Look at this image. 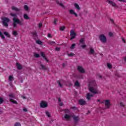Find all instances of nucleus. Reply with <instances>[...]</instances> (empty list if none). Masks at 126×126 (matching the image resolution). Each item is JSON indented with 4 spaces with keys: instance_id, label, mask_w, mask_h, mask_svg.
<instances>
[{
    "instance_id": "obj_1",
    "label": "nucleus",
    "mask_w": 126,
    "mask_h": 126,
    "mask_svg": "<svg viewBox=\"0 0 126 126\" xmlns=\"http://www.w3.org/2000/svg\"><path fill=\"white\" fill-rule=\"evenodd\" d=\"M13 27H16V23L22 26V25H24V23H22V22L20 21L19 19L14 18L13 19Z\"/></svg>"
},
{
    "instance_id": "obj_2",
    "label": "nucleus",
    "mask_w": 126,
    "mask_h": 126,
    "mask_svg": "<svg viewBox=\"0 0 126 126\" xmlns=\"http://www.w3.org/2000/svg\"><path fill=\"white\" fill-rule=\"evenodd\" d=\"M3 21V25L5 26V27H7L8 26L9 22H10V20L7 17H4L2 19Z\"/></svg>"
},
{
    "instance_id": "obj_3",
    "label": "nucleus",
    "mask_w": 126,
    "mask_h": 126,
    "mask_svg": "<svg viewBox=\"0 0 126 126\" xmlns=\"http://www.w3.org/2000/svg\"><path fill=\"white\" fill-rule=\"evenodd\" d=\"M72 118H73V120H74V126H76V125H77V123H78V121H80V118H79V116L73 115L72 116Z\"/></svg>"
},
{
    "instance_id": "obj_4",
    "label": "nucleus",
    "mask_w": 126,
    "mask_h": 126,
    "mask_svg": "<svg viewBox=\"0 0 126 126\" xmlns=\"http://www.w3.org/2000/svg\"><path fill=\"white\" fill-rule=\"evenodd\" d=\"M99 38L102 43H105L107 42V37L104 34L100 35Z\"/></svg>"
},
{
    "instance_id": "obj_5",
    "label": "nucleus",
    "mask_w": 126,
    "mask_h": 126,
    "mask_svg": "<svg viewBox=\"0 0 126 126\" xmlns=\"http://www.w3.org/2000/svg\"><path fill=\"white\" fill-rule=\"evenodd\" d=\"M105 105V109H110L111 107V101L110 100L107 99L104 100Z\"/></svg>"
},
{
    "instance_id": "obj_6",
    "label": "nucleus",
    "mask_w": 126,
    "mask_h": 126,
    "mask_svg": "<svg viewBox=\"0 0 126 126\" xmlns=\"http://www.w3.org/2000/svg\"><path fill=\"white\" fill-rule=\"evenodd\" d=\"M40 108H47L48 107V103L44 101H42L40 104Z\"/></svg>"
},
{
    "instance_id": "obj_7",
    "label": "nucleus",
    "mask_w": 126,
    "mask_h": 126,
    "mask_svg": "<svg viewBox=\"0 0 126 126\" xmlns=\"http://www.w3.org/2000/svg\"><path fill=\"white\" fill-rule=\"evenodd\" d=\"M89 91L90 92H92V93H93L94 94H98V92L96 89H95L94 88L90 87L89 88Z\"/></svg>"
},
{
    "instance_id": "obj_8",
    "label": "nucleus",
    "mask_w": 126,
    "mask_h": 126,
    "mask_svg": "<svg viewBox=\"0 0 126 126\" xmlns=\"http://www.w3.org/2000/svg\"><path fill=\"white\" fill-rule=\"evenodd\" d=\"M79 104L81 106H84L86 105L87 103H86V101L84 100V99H80L78 100Z\"/></svg>"
},
{
    "instance_id": "obj_9",
    "label": "nucleus",
    "mask_w": 126,
    "mask_h": 126,
    "mask_svg": "<svg viewBox=\"0 0 126 126\" xmlns=\"http://www.w3.org/2000/svg\"><path fill=\"white\" fill-rule=\"evenodd\" d=\"M70 36L71 38H70V40H73V39H74V38H75V36H76V34L73 30L70 31Z\"/></svg>"
},
{
    "instance_id": "obj_10",
    "label": "nucleus",
    "mask_w": 126,
    "mask_h": 126,
    "mask_svg": "<svg viewBox=\"0 0 126 126\" xmlns=\"http://www.w3.org/2000/svg\"><path fill=\"white\" fill-rule=\"evenodd\" d=\"M77 69L80 73H84L85 72V70L82 67V66H77Z\"/></svg>"
},
{
    "instance_id": "obj_11",
    "label": "nucleus",
    "mask_w": 126,
    "mask_h": 126,
    "mask_svg": "<svg viewBox=\"0 0 126 126\" xmlns=\"http://www.w3.org/2000/svg\"><path fill=\"white\" fill-rule=\"evenodd\" d=\"M31 34L32 35L33 38L34 40H37V39H38V35L37 34V32H36V31L32 32Z\"/></svg>"
},
{
    "instance_id": "obj_12",
    "label": "nucleus",
    "mask_w": 126,
    "mask_h": 126,
    "mask_svg": "<svg viewBox=\"0 0 126 126\" xmlns=\"http://www.w3.org/2000/svg\"><path fill=\"white\" fill-rule=\"evenodd\" d=\"M70 118H71V116L66 114H65L64 116V119H63V120H65V121H69V120H70Z\"/></svg>"
},
{
    "instance_id": "obj_13",
    "label": "nucleus",
    "mask_w": 126,
    "mask_h": 126,
    "mask_svg": "<svg viewBox=\"0 0 126 126\" xmlns=\"http://www.w3.org/2000/svg\"><path fill=\"white\" fill-rule=\"evenodd\" d=\"M16 66H17V69H19V70H21L22 68H23V67L22 66V65L21 64L17 63L16 64Z\"/></svg>"
},
{
    "instance_id": "obj_14",
    "label": "nucleus",
    "mask_w": 126,
    "mask_h": 126,
    "mask_svg": "<svg viewBox=\"0 0 126 126\" xmlns=\"http://www.w3.org/2000/svg\"><path fill=\"white\" fill-rule=\"evenodd\" d=\"M107 2H108V3H109V4H110L111 5H112L113 7L117 6V4H116V3H115V2H114L113 1H111V0H108Z\"/></svg>"
},
{
    "instance_id": "obj_15",
    "label": "nucleus",
    "mask_w": 126,
    "mask_h": 126,
    "mask_svg": "<svg viewBox=\"0 0 126 126\" xmlns=\"http://www.w3.org/2000/svg\"><path fill=\"white\" fill-rule=\"evenodd\" d=\"M39 69H42V70H47L48 69V67H47L45 65L40 64V67Z\"/></svg>"
},
{
    "instance_id": "obj_16",
    "label": "nucleus",
    "mask_w": 126,
    "mask_h": 126,
    "mask_svg": "<svg viewBox=\"0 0 126 126\" xmlns=\"http://www.w3.org/2000/svg\"><path fill=\"white\" fill-rule=\"evenodd\" d=\"M69 12L70 14H73L74 15H75V17H77V16H78V15H77V14H76V13H75V12H74V11L72 9L69 10Z\"/></svg>"
},
{
    "instance_id": "obj_17",
    "label": "nucleus",
    "mask_w": 126,
    "mask_h": 126,
    "mask_svg": "<svg viewBox=\"0 0 126 126\" xmlns=\"http://www.w3.org/2000/svg\"><path fill=\"white\" fill-rule=\"evenodd\" d=\"M41 56L43 57V59H44L45 61L47 62V63H49V60H48V58L46 57V55H45V53H44V52H41Z\"/></svg>"
},
{
    "instance_id": "obj_18",
    "label": "nucleus",
    "mask_w": 126,
    "mask_h": 126,
    "mask_svg": "<svg viewBox=\"0 0 126 126\" xmlns=\"http://www.w3.org/2000/svg\"><path fill=\"white\" fill-rule=\"evenodd\" d=\"M74 6L76 9H77V10H78V11L80 10V7H79V5H78V4L76 3H74Z\"/></svg>"
},
{
    "instance_id": "obj_19",
    "label": "nucleus",
    "mask_w": 126,
    "mask_h": 126,
    "mask_svg": "<svg viewBox=\"0 0 126 126\" xmlns=\"http://www.w3.org/2000/svg\"><path fill=\"white\" fill-rule=\"evenodd\" d=\"M95 53V51H94V49H93L92 47L90 48V55H93Z\"/></svg>"
},
{
    "instance_id": "obj_20",
    "label": "nucleus",
    "mask_w": 126,
    "mask_h": 126,
    "mask_svg": "<svg viewBox=\"0 0 126 126\" xmlns=\"http://www.w3.org/2000/svg\"><path fill=\"white\" fill-rule=\"evenodd\" d=\"M91 97H93V94H90V93H88L87 94V99H88V100H90Z\"/></svg>"
},
{
    "instance_id": "obj_21",
    "label": "nucleus",
    "mask_w": 126,
    "mask_h": 126,
    "mask_svg": "<svg viewBox=\"0 0 126 126\" xmlns=\"http://www.w3.org/2000/svg\"><path fill=\"white\" fill-rule=\"evenodd\" d=\"M9 101L11 102V103H13V104H15L16 105H17L18 104V103H17V101L12 98H10Z\"/></svg>"
},
{
    "instance_id": "obj_22",
    "label": "nucleus",
    "mask_w": 126,
    "mask_h": 126,
    "mask_svg": "<svg viewBox=\"0 0 126 126\" xmlns=\"http://www.w3.org/2000/svg\"><path fill=\"white\" fill-rule=\"evenodd\" d=\"M90 85H92V86H96V82L93 80L90 82Z\"/></svg>"
},
{
    "instance_id": "obj_23",
    "label": "nucleus",
    "mask_w": 126,
    "mask_h": 126,
    "mask_svg": "<svg viewBox=\"0 0 126 126\" xmlns=\"http://www.w3.org/2000/svg\"><path fill=\"white\" fill-rule=\"evenodd\" d=\"M8 96L10 98H13V99L16 98V97H15V95H14V94H9Z\"/></svg>"
},
{
    "instance_id": "obj_24",
    "label": "nucleus",
    "mask_w": 126,
    "mask_h": 126,
    "mask_svg": "<svg viewBox=\"0 0 126 126\" xmlns=\"http://www.w3.org/2000/svg\"><path fill=\"white\" fill-rule=\"evenodd\" d=\"M24 19H26V20H28L30 19V18L29 17V16H28V15H27V14H24Z\"/></svg>"
},
{
    "instance_id": "obj_25",
    "label": "nucleus",
    "mask_w": 126,
    "mask_h": 126,
    "mask_svg": "<svg viewBox=\"0 0 126 126\" xmlns=\"http://www.w3.org/2000/svg\"><path fill=\"white\" fill-rule=\"evenodd\" d=\"M4 35H6V37H8V38H10V34L7 32H3Z\"/></svg>"
},
{
    "instance_id": "obj_26",
    "label": "nucleus",
    "mask_w": 126,
    "mask_h": 126,
    "mask_svg": "<svg viewBox=\"0 0 126 126\" xmlns=\"http://www.w3.org/2000/svg\"><path fill=\"white\" fill-rule=\"evenodd\" d=\"M12 35H13V36H14V37H16V36L18 35V33H17V32H16L15 31H13L12 32Z\"/></svg>"
},
{
    "instance_id": "obj_27",
    "label": "nucleus",
    "mask_w": 126,
    "mask_h": 126,
    "mask_svg": "<svg viewBox=\"0 0 126 126\" xmlns=\"http://www.w3.org/2000/svg\"><path fill=\"white\" fill-rule=\"evenodd\" d=\"M12 9L13 10H15V11H19V10H20V9H18V8H17L15 6H13L12 7Z\"/></svg>"
},
{
    "instance_id": "obj_28",
    "label": "nucleus",
    "mask_w": 126,
    "mask_h": 126,
    "mask_svg": "<svg viewBox=\"0 0 126 126\" xmlns=\"http://www.w3.org/2000/svg\"><path fill=\"white\" fill-rule=\"evenodd\" d=\"M10 15H11V16H12L13 17H14V18H16L17 17V15L15 13H11L10 14Z\"/></svg>"
},
{
    "instance_id": "obj_29",
    "label": "nucleus",
    "mask_w": 126,
    "mask_h": 126,
    "mask_svg": "<svg viewBox=\"0 0 126 126\" xmlns=\"http://www.w3.org/2000/svg\"><path fill=\"white\" fill-rule=\"evenodd\" d=\"M56 2L57 4H59V5H60V6H62V7H64V5H63V4L62 3L60 2L59 0H57Z\"/></svg>"
},
{
    "instance_id": "obj_30",
    "label": "nucleus",
    "mask_w": 126,
    "mask_h": 126,
    "mask_svg": "<svg viewBox=\"0 0 126 126\" xmlns=\"http://www.w3.org/2000/svg\"><path fill=\"white\" fill-rule=\"evenodd\" d=\"M36 44H38V45H43V42L41 41L40 40H37L36 41Z\"/></svg>"
},
{
    "instance_id": "obj_31",
    "label": "nucleus",
    "mask_w": 126,
    "mask_h": 126,
    "mask_svg": "<svg viewBox=\"0 0 126 126\" xmlns=\"http://www.w3.org/2000/svg\"><path fill=\"white\" fill-rule=\"evenodd\" d=\"M0 37L3 40H4L5 39V37H4V35L2 34V33H1V32H0Z\"/></svg>"
},
{
    "instance_id": "obj_32",
    "label": "nucleus",
    "mask_w": 126,
    "mask_h": 126,
    "mask_svg": "<svg viewBox=\"0 0 126 126\" xmlns=\"http://www.w3.org/2000/svg\"><path fill=\"white\" fill-rule=\"evenodd\" d=\"M84 41H85V39L84 38H81L80 40V43L81 44H83V45H84Z\"/></svg>"
},
{
    "instance_id": "obj_33",
    "label": "nucleus",
    "mask_w": 126,
    "mask_h": 126,
    "mask_svg": "<svg viewBox=\"0 0 126 126\" xmlns=\"http://www.w3.org/2000/svg\"><path fill=\"white\" fill-rule=\"evenodd\" d=\"M24 8L26 11H28V10H29V7H28L27 5H25L24 7Z\"/></svg>"
},
{
    "instance_id": "obj_34",
    "label": "nucleus",
    "mask_w": 126,
    "mask_h": 126,
    "mask_svg": "<svg viewBox=\"0 0 126 126\" xmlns=\"http://www.w3.org/2000/svg\"><path fill=\"white\" fill-rule=\"evenodd\" d=\"M14 79L13 76H9L8 78L9 81H12Z\"/></svg>"
},
{
    "instance_id": "obj_35",
    "label": "nucleus",
    "mask_w": 126,
    "mask_h": 126,
    "mask_svg": "<svg viewBox=\"0 0 126 126\" xmlns=\"http://www.w3.org/2000/svg\"><path fill=\"white\" fill-rule=\"evenodd\" d=\"M65 29V27L64 26L60 27V30L61 31H64Z\"/></svg>"
},
{
    "instance_id": "obj_36",
    "label": "nucleus",
    "mask_w": 126,
    "mask_h": 126,
    "mask_svg": "<svg viewBox=\"0 0 126 126\" xmlns=\"http://www.w3.org/2000/svg\"><path fill=\"white\" fill-rule=\"evenodd\" d=\"M75 46H76V44L74 43L72 44L71 47H70V49H71V50H73V49L75 48Z\"/></svg>"
},
{
    "instance_id": "obj_37",
    "label": "nucleus",
    "mask_w": 126,
    "mask_h": 126,
    "mask_svg": "<svg viewBox=\"0 0 126 126\" xmlns=\"http://www.w3.org/2000/svg\"><path fill=\"white\" fill-rule=\"evenodd\" d=\"M48 44H49V45H54V44H55V42L54 41H49Z\"/></svg>"
},
{
    "instance_id": "obj_38",
    "label": "nucleus",
    "mask_w": 126,
    "mask_h": 126,
    "mask_svg": "<svg viewBox=\"0 0 126 126\" xmlns=\"http://www.w3.org/2000/svg\"><path fill=\"white\" fill-rule=\"evenodd\" d=\"M34 58H40V55L35 53H34Z\"/></svg>"
},
{
    "instance_id": "obj_39",
    "label": "nucleus",
    "mask_w": 126,
    "mask_h": 126,
    "mask_svg": "<svg viewBox=\"0 0 126 126\" xmlns=\"http://www.w3.org/2000/svg\"><path fill=\"white\" fill-rule=\"evenodd\" d=\"M75 86H77V87L80 86V85L79 84V83L78 82V81H76L75 82Z\"/></svg>"
},
{
    "instance_id": "obj_40",
    "label": "nucleus",
    "mask_w": 126,
    "mask_h": 126,
    "mask_svg": "<svg viewBox=\"0 0 126 126\" xmlns=\"http://www.w3.org/2000/svg\"><path fill=\"white\" fill-rule=\"evenodd\" d=\"M57 83H58V84H59L60 87H61V88H62V87H63V85L61 83V81H60V80H58V81H57Z\"/></svg>"
},
{
    "instance_id": "obj_41",
    "label": "nucleus",
    "mask_w": 126,
    "mask_h": 126,
    "mask_svg": "<svg viewBox=\"0 0 126 126\" xmlns=\"http://www.w3.org/2000/svg\"><path fill=\"white\" fill-rule=\"evenodd\" d=\"M46 114L47 117H48V118H51V114H50V112L46 111Z\"/></svg>"
},
{
    "instance_id": "obj_42",
    "label": "nucleus",
    "mask_w": 126,
    "mask_h": 126,
    "mask_svg": "<svg viewBox=\"0 0 126 126\" xmlns=\"http://www.w3.org/2000/svg\"><path fill=\"white\" fill-rule=\"evenodd\" d=\"M107 66L109 69H111V68L112 67V64H110V63H107Z\"/></svg>"
},
{
    "instance_id": "obj_43",
    "label": "nucleus",
    "mask_w": 126,
    "mask_h": 126,
    "mask_svg": "<svg viewBox=\"0 0 126 126\" xmlns=\"http://www.w3.org/2000/svg\"><path fill=\"white\" fill-rule=\"evenodd\" d=\"M14 126H21V124L19 122H17L15 124Z\"/></svg>"
},
{
    "instance_id": "obj_44",
    "label": "nucleus",
    "mask_w": 126,
    "mask_h": 126,
    "mask_svg": "<svg viewBox=\"0 0 126 126\" xmlns=\"http://www.w3.org/2000/svg\"><path fill=\"white\" fill-rule=\"evenodd\" d=\"M68 57H73L74 56V54L72 53H70L69 54H67Z\"/></svg>"
},
{
    "instance_id": "obj_45",
    "label": "nucleus",
    "mask_w": 126,
    "mask_h": 126,
    "mask_svg": "<svg viewBox=\"0 0 126 126\" xmlns=\"http://www.w3.org/2000/svg\"><path fill=\"white\" fill-rule=\"evenodd\" d=\"M42 26H43V23H40L39 24H38V27L39 29H41L42 28Z\"/></svg>"
},
{
    "instance_id": "obj_46",
    "label": "nucleus",
    "mask_w": 126,
    "mask_h": 126,
    "mask_svg": "<svg viewBox=\"0 0 126 126\" xmlns=\"http://www.w3.org/2000/svg\"><path fill=\"white\" fill-rule=\"evenodd\" d=\"M3 103V98L0 97V104H2Z\"/></svg>"
},
{
    "instance_id": "obj_47",
    "label": "nucleus",
    "mask_w": 126,
    "mask_h": 126,
    "mask_svg": "<svg viewBox=\"0 0 126 126\" xmlns=\"http://www.w3.org/2000/svg\"><path fill=\"white\" fill-rule=\"evenodd\" d=\"M57 22H58V19H55L54 22L55 25H57Z\"/></svg>"
},
{
    "instance_id": "obj_48",
    "label": "nucleus",
    "mask_w": 126,
    "mask_h": 126,
    "mask_svg": "<svg viewBox=\"0 0 126 126\" xmlns=\"http://www.w3.org/2000/svg\"><path fill=\"white\" fill-rule=\"evenodd\" d=\"M64 113H69V109H64Z\"/></svg>"
},
{
    "instance_id": "obj_49",
    "label": "nucleus",
    "mask_w": 126,
    "mask_h": 126,
    "mask_svg": "<svg viewBox=\"0 0 126 126\" xmlns=\"http://www.w3.org/2000/svg\"><path fill=\"white\" fill-rule=\"evenodd\" d=\"M55 50L56 51H61V48L60 47H56Z\"/></svg>"
},
{
    "instance_id": "obj_50",
    "label": "nucleus",
    "mask_w": 126,
    "mask_h": 126,
    "mask_svg": "<svg viewBox=\"0 0 126 126\" xmlns=\"http://www.w3.org/2000/svg\"><path fill=\"white\" fill-rule=\"evenodd\" d=\"M23 110L24 111V112H28V110L26 108H24Z\"/></svg>"
},
{
    "instance_id": "obj_51",
    "label": "nucleus",
    "mask_w": 126,
    "mask_h": 126,
    "mask_svg": "<svg viewBox=\"0 0 126 126\" xmlns=\"http://www.w3.org/2000/svg\"><path fill=\"white\" fill-rule=\"evenodd\" d=\"M47 36L48 38H52V34L51 33H48Z\"/></svg>"
},
{
    "instance_id": "obj_52",
    "label": "nucleus",
    "mask_w": 126,
    "mask_h": 126,
    "mask_svg": "<svg viewBox=\"0 0 126 126\" xmlns=\"http://www.w3.org/2000/svg\"><path fill=\"white\" fill-rule=\"evenodd\" d=\"M81 47V48H83V49H85V48H86V45L84 44V45H82Z\"/></svg>"
},
{
    "instance_id": "obj_53",
    "label": "nucleus",
    "mask_w": 126,
    "mask_h": 126,
    "mask_svg": "<svg viewBox=\"0 0 126 126\" xmlns=\"http://www.w3.org/2000/svg\"><path fill=\"white\" fill-rule=\"evenodd\" d=\"M120 105H121L122 106V107H124L125 106V105H124V103H123V102H120Z\"/></svg>"
},
{
    "instance_id": "obj_54",
    "label": "nucleus",
    "mask_w": 126,
    "mask_h": 126,
    "mask_svg": "<svg viewBox=\"0 0 126 126\" xmlns=\"http://www.w3.org/2000/svg\"><path fill=\"white\" fill-rule=\"evenodd\" d=\"M71 109H72L73 110H77V108L74 106V107H71Z\"/></svg>"
},
{
    "instance_id": "obj_55",
    "label": "nucleus",
    "mask_w": 126,
    "mask_h": 126,
    "mask_svg": "<svg viewBox=\"0 0 126 126\" xmlns=\"http://www.w3.org/2000/svg\"><path fill=\"white\" fill-rule=\"evenodd\" d=\"M22 98H23V99H26V97L24 95H21Z\"/></svg>"
},
{
    "instance_id": "obj_56",
    "label": "nucleus",
    "mask_w": 126,
    "mask_h": 126,
    "mask_svg": "<svg viewBox=\"0 0 126 126\" xmlns=\"http://www.w3.org/2000/svg\"><path fill=\"white\" fill-rule=\"evenodd\" d=\"M59 105H60V106H63V102H60Z\"/></svg>"
},
{
    "instance_id": "obj_57",
    "label": "nucleus",
    "mask_w": 126,
    "mask_h": 126,
    "mask_svg": "<svg viewBox=\"0 0 126 126\" xmlns=\"http://www.w3.org/2000/svg\"><path fill=\"white\" fill-rule=\"evenodd\" d=\"M109 36H113V33L112 32H109Z\"/></svg>"
},
{
    "instance_id": "obj_58",
    "label": "nucleus",
    "mask_w": 126,
    "mask_h": 126,
    "mask_svg": "<svg viewBox=\"0 0 126 126\" xmlns=\"http://www.w3.org/2000/svg\"><path fill=\"white\" fill-rule=\"evenodd\" d=\"M62 99H61V98H58V102H61Z\"/></svg>"
},
{
    "instance_id": "obj_59",
    "label": "nucleus",
    "mask_w": 126,
    "mask_h": 126,
    "mask_svg": "<svg viewBox=\"0 0 126 126\" xmlns=\"http://www.w3.org/2000/svg\"><path fill=\"white\" fill-rule=\"evenodd\" d=\"M110 21L112 22V23H114V20L111 19Z\"/></svg>"
},
{
    "instance_id": "obj_60",
    "label": "nucleus",
    "mask_w": 126,
    "mask_h": 126,
    "mask_svg": "<svg viewBox=\"0 0 126 126\" xmlns=\"http://www.w3.org/2000/svg\"><path fill=\"white\" fill-rule=\"evenodd\" d=\"M120 1L123 2H126V0H121Z\"/></svg>"
},
{
    "instance_id": "obj_61",
    "label": "nucleus",
    "mask_w": 126,
    "mask_h": 126,
    "mask_svg": "<svg viewBox=\"0 0 126 126\" xmlns=\"http://www.w3.org/2000/svg\"><path fill=\"white\" fill-rule=\"evenodd\" d=\"M122 41L124 42V43H126V40H125V39L122 38Z\"/></svg>"
},
{
    "instance_id": "obj_62",
    "label": "nucleus",
    "mask_w": 126,
    "mask_h": 126,
    "mask_svg": "<svg viewBox=\"0 0 126 126\" xmlns=\"http://www.w3.org/2000/svg\"><path fill=\"white\" fill-rule=\"evenodd\" d=\"M63 67H64V66H65V64L64 63H63Z\"/></svg>"
},
{
    "instance_id": "obj_63",
    "label": "nucleus",
    "mask_w": 126,
    "mask_h": 126,
    "mask_svg": "<svg viewBox=\"0 0 126 126\" xmlns=\"http://www.w3.org/2000/svg\"><path fill=\"white\" fill-rule=\"evenodd\" d=\"M89 114H90V111H89V110L88 111L87 115H88Z\"/></svg>"
},
{
    "instance_id": "obj_64",
    "label": "nucleus",
    "mask_w": 126,
    "mask_h": 126,
    "mask_svg": "<svg viewBox=\"0 0 126 126\" xmlns=\"http://www.w3.org/2000/svg\"><path fill=\"white\" fill-rule=\"evenodd\" d=\"M124 61H125V62H126V57L124 58Z\"/></svg>"
}]
</instances>
